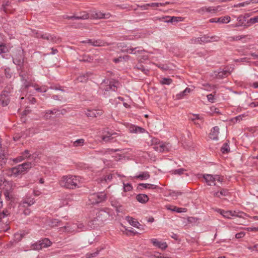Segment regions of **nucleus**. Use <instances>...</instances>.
<instances>
[{
    "instance_id": "f257e3e1",
    "label": "nucleus",
    "mask_w": 258,
    "mask_h": 258,
    "mask_svg": "<svg viewBox=\"0 0 258 258\" xmlns=\"http://www.w3.org/2000/svg\"><path fill=\"white\" fill-rule=\"evenodd\" d=\"M81 178L75 175L63 176L59 180V184L61 187L68 189H75L80 187Z\"/></svg>"
},
{
    "instance_id": "f03ea898",
    "label": "nucleus",
    "mask_w": 258,
    "mask_h": 258,
    "mask_svg": "<svg viewBox=\"0 0 258 258\" xmlns=\"http://www.w3.org/2000/svg\"><path fill=\"white\" fill-rule=\"evenodd\" d=\"M33 166V164L30 162H27L11 169V175L15 177L24 174L27 172Z\"/></svg>"
},
{
    "instance_id": "7ed1b4c3",
    "label": "nucleus",
    "mask_w": 258,
    "mask_h": 258,
    "mask_svg": "<svg viewBox=\"0 0 258 258\" xmlns=\"http://www.w3.org/2000/svg\"><path fill=\"white\" fill-rule=\"evenodd\" d=\"M119 86V83L113 79L104 80L101 84V88L104 92L116 91Z\"/></svg>"
},
{
    "instance_id": "20e7f679",
    "label": "nucleus",
    "mask_w": 258,
    "mask_h": 258,
    "mask_svg": "<svg viewBox=\"0 0 258 258\" xmlns=\"http://www.w3.org/2000/svg\"><path fill=\"white\" fill-rule=\"evenodd\" d=\"M107 195L104 192H97L92 194L89 196V200L92 205H96L105 202Z\"/></svg>"
},
{
    "instance_id": "39448f33",
    "label": "nucleus",
    "mask_w": 258,
    "mask_h": 258,
    "mask_svg": "<svg viewBox=\"0 0 258 258\" xmlns=\"http://www.w3.org/2000/svg\"><path fill=\"white\" fill-rule=\"evenodd\" d=\"M13 61L16 65L20 67V69L23 67L24 62V54L23 50H18L14 56L13 57Z\"/></svg>"
},
{
    "instance_id": "423d86ee",
    "label": "nucleus",
    "mask_w": 258,
    "mask_h": 258,
    "mask_svg": "<svg viewBox=\"0 0 258 258\" xmlns=\"http://www.w3.org/2000/svg\"><path fill=\"white\" fill-rule=\"evenodd\" d=\"M110 215V209L108 208H104L97 212L96 218L98 221L104 222L109 218Z\"/></svg>"
},
{
    "instance_id": "0eeeda50",
    "label": "nucleus",
    "mask_w": 258,
    "mask_h": 258,
    "mask_svg": "<svg viewBox=\"0 0 258 258\" xmlns=\"http://www.w3.org/2000/svg\"><path fill=\"white\" fill-rule=\"evenodd\" d=\"M248 17L249 16L247 14L240 15L237 18L238 22L235 24H233L232 26L233 27L243 26L245 28H247L249 26V24L248 23V21L246 22L247 19Z\"/></svg>"
},
{
    "instance_id": "6e6552de",
    "label": "nucleus",
    "mask_w": 258,
    "mask_h": 258,
    "mask_svg": "<svg viewBox=\"0 0 258 258\" xmlns=\"http://www.w3.org/2000/svg\"><path fill=\"white\" fill-rule=\"evenodd\" d=\"M35 201L34 198L30 197H26L24 199L21 201L19 203V210L22 209L23 208H27L31 206L35 203Z\"/></svg>"
},
{
    "instance_id": "1a4fd4ad",
    "label": "nucleus",
    "mask_w": 258,
    "mask_h": 258,
    "mask_svg": "<svg viewBox=\"0 0 258 258\" xmlns=\"http://www.w3.org/2000/svg\"><path fill=\"white\" fill-rule=\"evenodd\" d=\"M84 42L87 43L90 45L97 47L104 46L105 45H110V44L107 43L104 40L102 39H89L87 40L84 41Z\"/></svg>"
},
{
    "instance_id": "9d476101",
    "label": "nucleus",
    "mask_w": 258,
    "mask_h": 258,
    "mask_svg": "<svg viewBox=\"0 0 258 258\" xmlns=\"http://www.w3.org/2000/svg\"><path fill=\"white\" fill-rule=\"evenodd\" d=\"M183 18L181 17H171V16H164L162 15V22L167 23H171L175 24L178 22L183 21Z\"/></svg>"
},
{
    "instance_id": "9b49d317",
    "label": "nucleus",
    "mask_w": 258,
    "mask_h": 258,
    "mask_svg": "<svg viewBox=\"0 0 258 258\" xmlns=\"http://www.w3.org/2000/svg\"><path fill=\"white\" fill-rule=\"evenodd\" d=\"M21 70L19 76L21 77V81L23 82V86L26 89H27L31 86V83L28 81V76L27 73L24 72L22 68Z\"/></svg>"
},
{
    "instance_id": "f8f14e48",
    "label": "nucleus",
    "mask_w": 258,
    "mask_h": 258,
    "mask_svg": "<svg viewBox=\"0 0 258 258\" xmlns=\"http://www.w3.org/2000/svg\"><path fill=\"white\" fill-rule=\"evenodd\" d=\"M219 37L217 36H209V35H203L200 37V41L201 44L202 43H209L211 42L218 41Z\"/></svg>"
},
{
    "instance_id": "ddd939ff",
    "label": "nucleus",
    "mask_w": 258,
    "mask_h": 258,
    "mask_svg": "<svg viewBox=\"0 0 258 258\" xmlns=\"http://www.w3.org/2000/svg\"><path fill=\"white\" fill-rule=\"evenodd\" d=\"M230 17L228 16L221 17L220 18H214L209 20L210 23H218L221 24H227L230 21Z\"/></svg>"
},
{
    "instance_id": "4468645a",
    "label": "nucleus",
    "mask_w": 258,
    "mask_h": 258,
    "mask_svg": "<svg viewBox=\"0 0 258 258\" xmlns=\"http://www.w3.org/2000/svg\"><path fill=\"white\" fill-rule=\"evenodd\" d=\"M6 91H2L0 95V104L3 106H7L10 102V96L5 93Z\"/></svg>"
},
{
    "instance_id": "2eb2a0df",
    "label": "nucleus",
    "mask_w": 258,
    "mask_h": 258,
    "mask_svg": "<svg viewBox=\"0 0 258 258\" xmlns=\"http://www.w3.org/2000/svg\"><path fill=\"white\" fill-rule=\"evenodd\" d=\"M215 74L217 79H223L228 77L230 74V72L228 70L220 69L217 71L215 72Z\"/></svg>"
},
{
    "instance_id": "dca6fc26",
    "label": "nucleus",
    "mask_w": 258,
    "mask_h": 258,
    "mask_svg": "<svg viewBox=\"0 0 258 258\" xmlns=\"http://www.w3.org/2000/svg\"><path fill=\"white\" fill-rule=\"evenodd\" d=\"M219 134V127L217 126L213 127L209 134V137L213 140H218V135Z\"/></svg>"
},
{
    "instance_id": "f3484780",
    "label": "nucleus",
    "mask_w": 258,
    "mask_h": 258,
    "mask_svg": "<svg viewBox=\"0 0 258 258\" xmlns=\"http://www.w3.org/2000/svg\"><path fill=\"white\" fill-rule=\"evenodd\" d=\"M96 56L95 55L84 54L80 59V61L86 62H93L97 59L95 58Z\"/></svg>"
},
{
    "instance_id": "a211bd4d",
    "label": "nucleus",
    "mask_w": 258,
    "mask_h": 258,
    "mask_svg": "<svg viewBox=\"0 0 258 258\" xmlns=\"http://www.w3.org/2000/svg\"><path fill=\"white\" fill-rule=\"evenodd\" d=\"M61 228L63 229L65 231L70 233L79 231V230H77V224L75 223H73L71 224L67 223L66 225L63 227H61Z\"/></svg>"
},
{
    "instance_id": "6ab92c4d",
    "label": "nucleus",
    "mask_w": 258,
    "mask_h": 258,
    "mask_svg": "<svg viewBox=\"0 0 258 258\" xmlns=\"http://www.w3.org/2000/svg\"><path fill=\"white\" fill-rule=\"evenodd\" d=\"M125 51L131 54H137V53L142 54L145 51L142 47H132L130 46L127 48Z\"/></svg>"
},
{
    "instance_id": "aec40b11",
    "label": "nucleus",
    "mask_w": 258,
    "mask_h": 258,
    "mask_svg": "<svg viewBox=\"0 0 258 258\" xmlns=\"http://www.w3.org/2000/svg\"><path fill=\"white\" fill-rule=\"evenodd\" d=\"M43 39L47 40L50 42L57 43L59 41V39L57 38L54 35H51L49 33H44L43 36Z\"/></svg>"
},
{
    "instance_id": "412c9836",
    "label": "nucleus",
    "mask_w": 258,
    "mask_h": 258,
    "mask_svg": "<svg viewBox=\"0 0 258 258\" xmlns=\"http://www.w3.org/2000/svg\"><path fill=\"white\" fill-rule=\"evenodd\" d=\"M221 215L226 218H230L232 216H235V212L232 211H224L223 210L218 209L217 211Z\"/></svg>"
},
{
    "instance_id": "4be33fe9",
    "label": "nucleus",
    "mask_w": 258,
    "mask_h": 258,
    "mask_svg": "<svg viewBox=\"0 0 258 258\" xmlns=\"http://www.w3.org/2000/svg\"><path fill=\"white\" fill-rule=\"evenodd\" d=\"M92 75V74L91 72H86L85 73L82 74L77 78V80L79 82L86 83L89 77H90Z\"/></svg>"
},
{
    "instance_id": "5701e85b",
    "label": "nucleus",
    "mask_w": 258,
    "mask_h": 258,
    "mask_svg": "<svg viewBox=\"0 0 258 258\" xmlns=\"http://www.w3.org/2000/svg\"><path fill=\"white\" fill-rule=\"evenodd\" d=\"M59 111V110L56 109L46 110L44 112V117L46 119H50L53 115H55L56 116L57 115L56 113Z\"/></svg>"
},
{
    "instance_id": "b1692460",
    "label": "nucleus",
    "mask_w": 258,
    "mask_h": 258,
    "mask_svg": "<svg viewBox=\"0 0 258 258\" xmlns=\"http://www.w3.org/2000/svg\"><path fill=\"white\" fill-rule=\"evenodd\" d=\"M203 178L205 180L206 183L209 185H215L214 177L211 174H204Z\"/></svg>"
},
{
    "instance_id": "393cba45",
    "label": "nucleus",
    "mask_w": 258,
    "mask_h": 258,
    "mask_svg": "<svg viewBox=\"0 0 258 258\" xmlns=\"http://www.w3.org/2000/svg\"><path fill=\"white\" fill-rule=\"evenodd\" d=\"M134 69L136 70H140L142 71L145 74H148L149 72V70L148 69L144 66L142 63L139 62L134 67Z\"/></svg>"
},
{
    "instance_id": "a878e982",
    "label": "nucleus",
    "mask_w": 258,
    "mask_h": 258,
    "mask_svg": "<svg viewBox=\"0 0 258 258\" xmlns=\"http://www.w3.org/2000/svg\"><path fill=\"white\" fill-rule=\"evenodd\" d=\"M116 134V133L115 132H108L106 135L102 136L101 139L103 141L106 143L111 142V140L113 139L112 136Z\"/></svg>"
},
{
    "instance_id": "bb28decb",
    "label": "nucleus",
    "mask_w": 258,
    "mask_h": 258,
    "mask_svg": "<svg viewBox=\"0 0 258 258\" xmlns=\"http://www.w3.org/2000/svg\"><path fill=\"white\" fill-rule=\"evenodd\" d=\"M12 187L9 186V188H7L5 189L4 195L7 200L11 201V203L12 202L13 199V196L12 194Z\"/></svg>"
},
{
    "instance_id": "cd10ccee",
    "label": "nucleus",
    "mask_w": 258,
    "mask_h": 258,
    "mask_svg": "<svg viewBox=\"0 0 258 258\" xmlns=\"http://www.w3.org/2000/svg\"><path fill=\"white\" fill-rule=\"evenodd\" d=\"M125 219L132 226L139 229L140 228L139 226H141V225L135 219L130 216H126Z\"/></svg>"
},
{
    "instance_id": "c85d7f7f",
    "label": "nucleus",
    "mask_w": 258,
    "mask_h": 258,
    "mask_svg": "<svg viewBox=\"0 0 258 258\" xmlns=\"http://www.w3.org/2000/svg\"><path fill=\"white\" fill-rule=\"evenodd\" d=\"M110 16L111 14L109 13H103L101 12H96L94 15L97 19H108Z\"/></svg>"
},
{
    "instance_id": "c756f323",
    "label": "nucleus",
    "mask_w": 258,
    "mask_h": 258,
    "mask_svg": "<svg viewBox=\"0 0 258 258\" xmlns=\"http://www.w3.org/2000/svg\"><path fill=\"white\" fill-rule=\"evenodd\" d=\"M150 174L148 172L145 171L141 172L139 175L133 177V178L140 179V180H146L150 177Z\"/></svg>"
},
{
    "instance_id": "7c9ffc66",
    "label": "nucleus",
    "mask_w": 258,
    "mask_h": 258,
    "mask_svg": "<svg viewBox=\"0 0 258 258\" xmlns=\"http://www.w3.org/2000/svg\"><path fill=\"white\" fill-rule=\"evenodd\" d=\"M137 200L141 203H145L149 200L148 197L145 194H139L136 196Z\"/></svg>"
},
{
    "instance_id": "2f4dec72",
    "label": "nucleus",
    "mask_w": 258,
    "mask_h": 258,
    "mask_svg": "<svg viewBox=\"0 0 258 258\" xmlns=\"http://www.w3.org/2000/svg\"><path fill=\"white\" fill-rule=\"evenodd\" d=\"M191 89L189 88H186L183 91L180 92L179 93L176 94V97L177 99H181L184 96H186L188 93H190Z\"/></svg>"
},
{
    "instance_id": "473e14b6",
    "label": "nucleus",
    "mask_w": 258,
    "mask_h": 258,
    "mask_svg": "<svg viewBox=\"0 0 258 258\" xmlns=\"http://www.w3.org/2000/svg\"><path fill=\"white\" fill-rule=\"evenodd\" d=\"M182 192L180 191H169L168 194H164L165 197H171L172 199H176L179 196L182 195Z\"/></svg>"
},
{
    "instance_id": "72a5a7b5",
    "label": "nucleus",
    "mask_w": 258,
    "mask_h": 258,
    "mask_svg": "<svg viewBox=\"0 0 258 258\" xmlns=\"http://www.w3.org/2000/svg\"><path fill=\"white\" fill-rule=\"evenodd\" d=\"M162 153L170 152L172 150V146L169 142L162 143Z\"/></svg>"
},
{
    "instance_id": "f704fd0d",
    "label": "nucleus",
    "mask_w": 258,
    "mask_h": 258,
    "mask_svg": "<svg viewBox=\"0 0 258 258\" xmlns=\"http://www.w3.org/2000/svg\"><path fill=\"white\" fill-rule=\"evenodd\" d=\"M89 18L88 14L86 13L85 12H83L82 13H81L79 15H75V17L74 18V19L76 20H85Z\"/></svg>"
},
{
    "instance_id": "c9c22d12",
    "label": "nucleus",
    "mask_w": 258,
    "mask_h": 258,
    "mask_svg": "<svg viewBox=\"0 0 258 258\" xmlns=\"http://www.w3.org/2000/svg\"><path fill=\"white\" fill-rule=\"evenodd\" d=\"M42 248L47 247L51 244V242L47 238H44L40 241Z\"/></svg>"
},
{
    "instance_id": "e433bc0d",
    "label": "nucleus",
    "mask_w": 258,
    "mask_h": 258,
    "mask_svg": "<svg viewBox=\"0 0 258 258\" xmlns=\"http://www.w3.org/2000/svg\"><path fill=\"white\" fill-rule=\"evenodd\" d=\"M154 185L149 183H140L138 185V188L140 189H143L144 188H153Z\"/></svg>"
},
{
    "instance_id": "4c0bfd02",
    "label": "nucleus",
    "mask_w": 258,
    "mask_h": 258,
    "mask_svg": "<svg viewBox=\"0 0 258 258\" xmlns=\"http://www.w3.org/2000/svg\"><path fill=\"white\" fill-rule=\"evenodd\" d=\"M172 85V87H174V85L173 84L172 80L169 78H162V85Z\"/></svg>"
},
{
    "instance_id": "58836bf2",
    "label": "nucleus",
    "mask_w": 258,
    "mask_h": 258,
    "mask_svg": "<svg viewBox=\"0 0 258 258\" xmlns=\"http://www.w3.org/2000/svg\"><path fill=\"white\" fill-rule=\"evenodd\" d=\"M190 119L192 121H196L199 120L201 123H203L204 122V118L200 116L199 114H195L192 115V117H190Z\"/></svg>"
},
{
    "instance_id": "ea45409f",
    "label": "nucleus",
    "mask_w": 258,
    "mask_h": 258,
    "mask_svg": "<svg viewBox=\"0 0 258 258\" xmlns=\"http://www.w3.org/2000/svg\"><path fill=\"white\" fill-rule=\"evenodd\" d=\"M221 151L222 153H227L230 151V147L227 143L223 144L221 148Z\"/></svg>"
},
{
    "instance_id": "a19ab883",
    "label": "nucleus",
    "mask_w": 258,
    "mask_h": 258,
    "mask_svg": "<svg viewBox=\"0 0 258 258\" xmlns=\"http://www.w3.org/2000/svg\"><path fill=\"white\" fill-rule=\"evenodd\" d=\"M219 6L218 7H206V12L210 13H216L219 8Z\"/></svg>"
},
{
    "instance_id": "79ce46f5",
    "label": "nucleus",
    "mask_w": 258,
    "mask_h": 258,
    "mask_svg": "<svg viewBox=\"0 0 258 258\" xmlns=\"http://www.w3.org/2000/svg\"><path fill=\"white\" fill-rule=\"evenodd\" d=\"M11 3L9 1H4L2 5L1 10L5 13L8 12L7 8L10 6Z\"/></svg>"
},
{
    "instance_id": "37998d69",
    "label": "nucleus",
    "mask_w": 258,
    "mask_h": 258,
    "mask_svg": "<svg viewBox=\"0 0 258 258\" xmlns=\"http://www.w3.org/2000/svg\"><path fill=\"white\" fill-rule=\"evenodd\" d=\"M7 158L6 155L3 153H0V166L2 167L7 162Z\"/></svg>"
},
{
    "instance_id": "c03bdc74",
    "label": "nucleus",
    "mask_w": 258,
    "mask_h": 258,
    "mask_svg": "<svg viewBox=\"0 0 258 258\" xmlns=\"http://www.w3.org/2000/svg\"><path fill=\"white\" fill-rule=\"evenodd\" d=\"M61 221L57 219H52L49 222V225L51 227H56L60 225Z\"/></svg>"
},
{
    "instance_id": "a18cd8bd",
    "label": "nucleus",
    "mask_w": 258,
    "mask_h": 258,
    "mask_svg": "<svg viewBox=\"0 0 258 258\" xmlns=\"http://www.w3.org/2000/svg\"><path fill=\"white\" fill-rule=\"evenodd\" d=\"M84 142L85 140L83 139H78L73 142V145L74 147L82 146L84 145Z\"/></svg>"
},
{
    "instance_id": "49530a36",
    "label": "nucleus",
    "mask_w": 258,
    "mask_h": 258,
    "mask_svg": "<svg viewBox=\"0 0 258 258\" xmlns=\"http://www.w3.org/2000/svg\"><path fill=\"white\" fill-rule=\"evenodd\" d=\"M9 51V49L5 44H0V54L6 53Z\"/></svg>"
},
{
    "instance_id": "de8ad7c7",
    "label": "nucleus",
    "mask_w": 258,
    "mask_h": 258,
    "mask_svg": "<svg viewBox=\"0 0 258 258\" xmlns=\"http://www.w3.org/2000/svg\"><path fill=\"white\" fill-rule=\"evenodd\" d=\"M151 242L153 245L158 248H161V242L158 241L156 238H152L151 239Z\"/></svg>"
},
{
    "instance_id": "09e8293b",
    "label": "nucleus",
    "mask_w": 258,
    "mask_h": 258,
    "mask_svg": "<svg viewBox=\"0 0 258 258\" xmlns=\"http://www.w3.org/2000/svg\"><path fill=\"white\" fill-rule=\"evenodd\" d=\"M23 237V236L22 234H20V233L15 234L14 235V242L17 243V242L20 241L22 240Z\"/></svg>"
},
{
    "instance_id": "8fccbe9b",
    "label": "nucleus",
    "mask_w": 258,
    "mask_h": 258,
    "mask_svg": "<svg viewBox=\"0 0 258 258\" xmlns=\"http://www.w3.org/2000/svg\"><path fill=\"white\" fill-rule=\"evenodd\" d=\"M185 171H186V170L183 168H179L178 169L173 170L171 172L172 174L180 175L183 174Z\"/></svg>"
},
{
    "instance_id": "3c124183",
    "label": "nucleus",
    "mask_w": 258,
    "mask_h": 258,
    "mask_svg": "<svg viewBox=\"0 0 258 258\" xmlns=\"http://www.w3.org/2000/svg\"><path fill=\"white\" fill-rule=\"evenodd\" d=\"M133 189V186L130 183H123V191L124 192L129 191Z\"/></svg>"
},
{
    "instance_id": "603ef678",
    "label": "nucleus",
    "mask_w": 258,
    "mask_h": 258,
    "mask_svg": "<svg viewBox=\"0 0 258 258\" xmlns=\"http://www.w3.org/2000/svg\"><path fill=\"white\" fill-rule=\"evenodd\" d=\"M100 250H97L94 252H88L86 254V256L88 258H92L95 257L97 256V255L99 254Z\"/></svg>"
},
{
    "instance_id": "864d4df0",
    "label": "nucleus",
    "mask_w": 258,
    "mask_h": 258,
    "mask_svg": "<svg viewBox=\"0 0 258 258\" xmlns=\"http://www.w3.org/2000/svg\"><path fill=\"white\" fill-rule=\"evenodd\" d=\"M256 23H258V16L251 18L249 20H248V23H249V26L251 25L254 24Z\"/></svg>"
},
{
    "instance_id": "5fc2aeb1",
    "label": "nucleus",
    "mask_w": 258,
    "mask_h": 258,
    "mask_svg": "<svg viewBox=\"0 0 258 258\" xmlns=\"http://www.w3.org/2000/svg\"><path fill=\"white\" fill-rule=\"evenodd\" d=\"M94 110H88L86 112V115L88 117L92 118L95 117V114L94 113Z\"/></svg>"
},
{
    "instance_id": "6e6d98bb",
    "label": "nucleus",
    "mask_w": 258,
    "mask_h": 258,
    "mask_svg": "<svg viewBox=\"0 0 258 258\" xmlns=\"http://www.w3.org/2000/svg\"><path fill=\"white\" fill-rule=\"evenodd\" d=\"M32 248L34 250H40L42 248L40 241H38L32 245Z\"/></svg>"
},
{
    "instance_id": "4d7b16f0",
    "label": "nucleus",
    "mask_w": 258,
    "mask_h": 258,
    "mask_svg": "<svg viewBox=\"0 0 258 258\" xmlns=\"http://www.w3.org/2000/svg\"><path fill=\"white\" fill-rule=\"evenodd\" d=\"M174 209H173V211L176 212L177 213H182V212H186L187 210L186 208H178L176 206L173 207Z\"/></svg>"
},
{
    "instance_id": "13d9d810",
    "label": "nucleus",
    "mask_w": 258,
    "mask_h": 258,
    "mask_svg": "<svg viewBox=\"0 0 258 258\" xmlns=\"http://www.w3.org/2000/svg\"><path fill=\"white\" fill-rule=\"evenodd\" d=\"M10 214H11V211H10V210L8 209H6L4 210H3L2 212H1V216H2V217H3V218H4L5 217H6L8 215H10Z\"/></svg>"
},
{
    "instance_id": "bf43d9fd",
    "label": "nucleus",
    "mask_w": 258,
    "mask_h": 258,
    "mask_svg": "<svg viewBox=\"0 0 258 258\" xmlns=\"http://www.w3.org/2000/svg\"><path fill=\"white\" fill-rule=\"evenodd\" d=\"M219 192L220 196H227L229 194L228 190L224 188L221 189Z\"/></svg>"
},
{
    "instance_id": "052dcab7",
    "label": "nucleus",
    "mask_w": 258,
    "mask_h": 258,
    "mask_svg": "<svg viewBox=\"0 0 258 258\" xmlns=\"http://www.w3.org/2000/svg\"><path fill=\"white\" fill-rule=\"evenodd\" d=\"M5 74L7 78H11L12 76V73L10 68H7L5 70Z\"/></svg>"
},
{
    "instance_id": "680f3d73",
    "label": "nucleus",
    "mask_w": 258,
    "mask_h": 258,
    "mask_svg": "<svg viewBox=\"0 0 258 258\" xmlns=\"http://www.w3.org/2000/svg\"><path fill=\"white\" fill-rule=\"evenodd\" d=\"M145 132V130L140 126H135L134 132L136 133H143Z\"/></svg>"
},
{
    "instance_id": "e2e57ef3",
    "label": "nucleus",
    "mask_w": 258,
    "mask_h": 258,
    "mask_svg": "<svg viewBox=\"0 0 258 258\" xmlns=\"http://www.w3.org/2000/svg\"><path fill=\"white\" fill-rule=\"evenodd\" d=\"M13 88L11 87H6L5 88L4 90L3 91H6V94L8 95L11 96V93L13 91Z\"/></svg>"
},
{
    "instance_id": "0e129e2a",
    "label": "nucleus",
    "mask_w": 258,
    "mask_h": 258,
    "mask_svg": "<svg viewBox=\"0 0 258 258\" xmlns=\"http://www.w3.org/2000/svg\"><path fill=\"white\" fill-rule=\"evenodd\" d=\"M207 98L208 100L211 103H214L215 100V98L214 97V95L212 94H208L207 95Z\"/></svg>"
},
{
    "instance_id": "69168bd1",
    "label": "nucleus",
    "mask_w": 258,
    "mask_h": 258,
    "mask_svg": "<svg viewBox=\"0 0 258 258\" xmlns=\"http://www.w3.org/2000/svg\"><path fill=\"white\" fill-rule=\"evenodd\" d=\"M111 205L115 209L120 205V204L117 201L110 200Z\"/></svg>"
},
{
    "instance_id": "338daca9",
    "label": "nucleus",
    "mask_w": 258,
    "mask_h": 258,
    "mask_svg": "<svg viewBox=\"0 0 258 258\" xmlns=\"http://www.w3.org/2000/svg\"><path fill=\"white\" fill-rule=\"evenodd\" d=\"M190 43L191 44H201V42L200 41V37L198 38H193L190 39Z\"/></svg>"
},
{
    "instance_id": "774afa93",
    "label": "nucleus",
    "mask_w": 258,
    "mask_h": 258,
    "mask_svg": "<svg viewBox=\"0 0 258 258\" xmlns=\"http://www.w3.org/2000/svg\"><path fill=\"white\" fill-rule=\"evenodd\" d=\"M202 86L204 87V89L208 91H210L212 89V85L209 83L203 84Z\"/></svg>"
}]
</instances>
